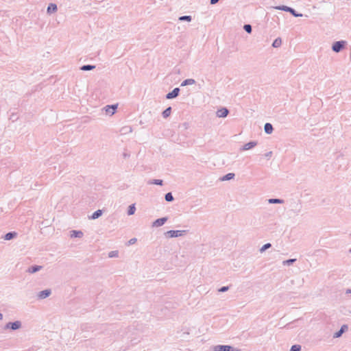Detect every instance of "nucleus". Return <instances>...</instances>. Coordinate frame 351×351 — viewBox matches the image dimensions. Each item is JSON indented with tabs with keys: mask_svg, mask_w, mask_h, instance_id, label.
<instances>
[{
	"mask_svg": "<svg viewBox=\"0 0 351 351\" xmlns=\"http://www.w3.org/2000/svg\"><path fill=\"white\" fill-rule=\"evenodd\" d=\"M346 44L347 43L345 40L336 41L332 45V50L334 52L339 53L346 47Z\"/></svg>",
	"mask_w": 351,
	"mask_h": 351,
	"instance_id": "nucleus-1",
	"label": "nucleus"
},
{
	"mask_svg": "<svg viewBox=\"0 0 351 351\" xmlns=\"http://www.w3.org/2000/svg\"><path fill=\"white\" fill-rule=\"evenodd\" d=\"M22 327V323L21 321H15L13 322H8L4 326V330H16Z\"/></svg>",
	"mask_w": 351,
	"mask_h": 351,
	"instance_id": "nucleus-2",
	"label": "nucleus"
},
{
	"mask_svg": "<svg viewBox=\"0 0 351 351\" xmlns=\"http://www.w3.org/2000/svg\"><path fill=\"white\" fill-rule=\"evenodd\" d=\"M213 351H241V350L229 345H217L213 347Z\"/></svg>",
	"mask_w": 351,
	"mask_h": 351,
	"instance_id": "nucleus-3",
	"label": "nucleus"
},
{
	"mask_svg": "<svg viewBox=\"0 0 351 351\" xmlns=\"http://www.w3.org/2000/svg\"><path fill=\"white\" fill-rule=\"evenodd\" d=\"M188 230H169L165 233V236L169 238L182 237L186 234Z\"/></svg>",
	"mask_w": 351,
	"mask_h": 351,
	"instance_id": "nucleus-4",
	"label": "nucleus"
},
{
	"mask_svg": "<svg viewBox=\"0 0 351 351\" xmlns=\"http://www.w3.org/2000/svg\"><path fill=\"white\" fill-rule=\"evenodd\" d=\"M258 144V142L256 141H252L247 143H245L243 147L240 148V151H247L251 149L256 147Z\"/></svg>",
	"mask_w": 351,
	"mask_h": 351,
	"instance_id": "nucleus-5",
	"label": "nucleus"
},
{
	"mask_svg": "<svg viewBox=\"0 0 351 351\" xmlns=\"http://www.w3.org/2000/svg\"><path fill=\"white\" fill-rule=\"evenodd\" d=\"M180 91V89L179 88H175L172 91L166 95V99H172L177 97L179 95Z\"/></svg>",
	"mask_w": 351,
	"mask_h": 351,
	"instance_id": "nucleus-6",
	"label": "nucleus"
},
{
	"mask_svg": "<svg viewBox=\"0 0 351 351\" xmlns=\"http://www.w3.org/2000/svg\"><path fill=\"white\" fill-rule=\"evenodd\" d=\"M117 104H113V105H108L106 106L104 109L106 111V113L109 115H112L115 113L116 110L117 108Z\"/></svg>",
	"mask_w": 351,
	"mask_h": 351,
	"instance_id": "nucleus-7",
	"label": "nucleus"
},
{
	"mask_svg": "<svg viewBox=\"0 0 351 351\" xmlns=\"http://www.w3.org/2000/svg\"><path fill=\"white\" fill-rule=\"evenodd\" d=\"M167 220H168V218L167 217L157 219L152 223V226L153 227H160V226H163L167 222Z\"/></svg>",
	"mask_w": 351,
	"mask_h": 351,
	"instance_id": "nucleus-8",
	"label": "nucleus"
},
{
	"mask_svg": "<svg viewBox=\"0 0 351 351\" xmlns=\"http://www.w3.org/2000/svg\"><path fill=\"white\" fill-rule=\"evenodd\" d=\"M348 330V326L344 324L341 326V328L333 334V338H339Z\"/></svg>",
	"mask_w": 351,
	"mask_h": 351,
	"instance_id": "nucleus-9",
	"label": "nucleus"
},
{
	"mask_svg": "<svg viewBox=\"0 0 351 351\" xmlns=\"http://www.w3.org/2000/svg\"><path fill=\"white\" fill-rule=\"evenodd\" d=\"M51 289H45V290L40 291L38 293V298L41 300L45 299V298L49 297L51 295Z\"/></svg>",
	"mask_w": 351,
	"mask_h": 351,
	"instance_id": "nucleus-10",
	"label": "nucleus"
},
{
	"mask_svg": "<svg viewBox=\"0 0 351 351\" xmlns=\"http://www.w3.org/2000/svg\"><path fill=\"white\" fill-rule=\"evenodd\" d=\"M42 268H43V266L34 265H32V266L29 267L27 269V272H28L29 274H34V273L41 270Z\"/></svg>",
	"mask_w": 351,
	"mask_h": 351,
	"instance_id": "nucleus-11",
	"label": "nucleus"
},
{
	"mask_svg": "<svg viewBox=\"0 0 351 351\" xmlns=\"http://www.w3.org/2000/svg\"><path fill=\"white\" fill-rule=\"evenodd\" d=\"M228 113H229V110L226 108H223L217 110V115L218 117L224 118L228 116Z\"/></svg>",
	"mask_w": 351,
	"mask_h": 351,
	"instance_id": "nucleus-12",
	"label": "nucleus"
},
{
	"mask_svg": "<svg viewBox=\"0 0 351 351\" xmlns=\"http://www.w3.org/2000/svg\"><path fill=\"white\" fill-rule=\"evenodd\" d=\"M57 10H58V7H57L56 4L49 3L47 7V12L50 14L56 12Z\"/></svg>",
	"mask_w": 351,
	"mask_h": 351,
	"instance_id": "nucleus-13",
	"label": "nucleus"
},
{
	"mask_svg": "<svg viewBox=\"0 0 351 351\" xmlns=\"http://www.w3.org/2000/svg\"><path fill=\"white\" fill-rule=\"evenodd\" d=\"M16 236L17 233L16 232H9L4 235L3 239L6 241H10L16 238Z\"/></svg>",
	"mask_w": 351,
	"mask_h": 351,
	"instance_id": "nucleus-14",
	"label": "nucleus"
},
{
	"mask_svg": "<svg viewBox=\"0 0 351 351\" xmlns=\"http://www.w3.org/2000/svg\"><path fill=\"white\" fill-rule=\"evenodd\" d=\"M264 130L267 134H271L274 130L273 125L269 123H266L264 125Z\"/></svg>",
	"mask_w": 351,
	"mask_h": 351,
	"instance_id": "nucleus-15",
	"label": "nucleus"
},
{
	"mask_svg": "<svg viewBox=\"0 0 351 351\" xmlns=\"http://www.w3.org/2000/svg\"><path fill=\"white\" fill-rule=\"evenodd\" d=\"M84 235L81 230H72L71 231V238H81Z\"/></svg>",
	"mask_w": 351,
	"mask_h": 351,
	"instance_id": "nucleus-16",
	"label": "nucleus"
},
{
	"mask_svg": "<svg viewBox=\"0 0 351 351\" xmlns=\"http://www.w3.org/2000/svg\"><path fill=\"white\" fill-rule=\"evenodd\" d=\"M95 67L96 66L95 65L85 64L80 67V70L84 71H88L93 70L94 69H95Z\"/></svg>",
	"mask_w": 351,
	"mask_h": 351,
	"instance_id": "nucleus-17",
	"label": "nucleus"
},
{
	"mask_svg": "<svg viewBox=\"0 0 351 351\" xmlns=\"http://www.w3.org/2000/svg\"><path fill=\"white\" fill-rule=\"evenodd\" d=\"M195 84V80L193 79H186L181 83V86H185L187 85H192Z\"/></svg>",
	"mask_w": 351,
	"mask_h": 351,
	"instance_id": "nucleus-18",
	"label": "nucleus"
},
{
	"mask_svg": "<svg viewBox=\"0 0 351 351\" xmlns=\"http://www.w3.org/2000/svg\"><path fill=\"white\" fill-rule=\"evenodd\" d=\"M235 175L234 173H228L221 178L222 181L230 180L234 178Z\"/></svg>",
	"mask_w": 351,
	"mask_h": 351,
	"instance_id": "nucleus-19",
	"label": "nucleus"
},
{
	"mask_svg": "<svg viewBox=\"0 0 351 351\" xmlns=\"http://www.w3.org/2000/svg\"><path fill=\"white\" fill-rule=\"evenodd\" d=\"M102 213H103L102 210L99 209V210H97L95 211V212L92 214V215H91V217H90V219H96L99 218V217H101V215H102Z\"/></svg>",
	"mask_w": 351,
	"mask_h": 351,
	"instance_id": "nucleus-20",
	"label": "nucleus"
},
{
	"mask_svg": "<svg viewBox=\"0 0 351 351\" xmlns=\"http://www.w3.org/2000/svg\"><path fill=\"white\" fill-rule=\"evenodd\" d=\"M269 204H283L285 202L282 199L271 198L268 199Z\"/></svg>",
	"mask_w": 351,
	"mask_h": 351,
	"instance_id": "nucleus-21",
	"label": "nucleus"
},
{
	"mask_svg": "<svg viewBox=\"0 0 351 351\" xmlns=\"http://www.w3.org/2000/svg\"><path fill=\"white\" fill-rule=\"evenodd\" d=\"M171 113V107H168L162 112V115L163 118L166 119L170 116Z\"/></svg>",
	"mask_w": 351,
	"mask_h": 351,
	"instance_id": "nucleus-22",
	"label": "nucleus"
},
{
	"mask_svg": "<svg viewBox=\"0 0 351 351\" xmlns=\"http://www.w3.org/2000/svg\"><path fill=\"white\" fill-rule=\"evenodd\" d=\"M274 8L276 9V10H282V11H285V12H289L291 7H289V6H287V5H278V6L274 7Z\"/></svg>",
	"mask_w": 351,
	"mask_h": 351,
	"instance_id": "nucleus-23",
	"label": "nucleus"
},
{
	"mask_svg": "<svg viewBox=\"0 0 351 351\" xmlns=\"http://www.w3.org/2000/svg\"><path fill=\"white\" fill-rule=\"evenodd\" d=\"M136 211V207H135V204H131L128 207V215H132L134 214Z\"/></svg>",
	"mask_w": 351,
	"mask_h": 351,
	"instance_id": "nucleus-24",
	"label": "nucleus"
},
{
	"mask_svg": "<svg viewBox=\"0 0 351 351\" xmlns=\"http://www.w3.org/2000/svg\"><path fill=\"white\" fill-rule=\"evenodd\" d=\"M281 44H282L281 38H277L274 40V42L272 43V47L277 48V47H279L281 45Z\"/></svg>",
	"mask_w": 351,
	"mask_h": 351,
	"instance_id": "nucleus-25",
	"label": "nucleus"
},
{
	"mask_svg": "<svg viewBox=\"0 0 351 351\" xmlns=\"http://www.w3.org/2000/svg\"><path fill=\"white\" fill-rule=\"evenodd\" d=\"M289 12L295 17H301L302 14L297 12L293 8H291Z\"/></svg>",
	"mask_w": 351,
	"mask_h": 351,
	"instance_id": "nucleus-26",
	"label": "nucleus"
},
{
	"mask_svg": "<svg viewBox=\"0 0 351 351\" xmlns=\"http://www.w3.org/2000/svg\"><path fill=\"white\" fill-rule=\"evenodd\" d=\"M178 20L180 21H188V22H190V21H191L192 18L189 15H184V16H180Z\"/></svg>",
	"mask_w": 351,
	"mask_h": 351,
	"instance_id": "nucleus-27",
	"label": "nucleus"
},
{
	"mask_svg": "<svg viewBox=\"0 0 351 351\" xmlns=\"http://www.w3.org/2000/svg\"><path fill=\"white\" fill-rule=\"evenodd\" d=\"M165 199L167 202H172L174 199L173 196L171 192H169L165 194Z\"/></svg>",
	"mask_w": 351,
	"mask_h": 351,
	"instance_id": "nucleus-28",
	"label": "nucleus"
},
{
	"mask_svg": "<svg viewBox=\"0 0 351 351\" xmlns=\"http://www.w3.org/2000/svg\"><path fill=\"white\" fill-rule=\"evenodd\" d=\"M296 261V258H290L282 262L284 265H291Z\"/></svg>",
	"mask_w": 351,
	"mask_h": 351,
	"instance_id": "nucleus-29",
	"label": "nucleus"
},
{
	"mask_svg": "<svg viewBox=\"0 0 351 351\" xmlns=\"http://www.w3.org/2000/svg\"><path fill=\"white\" fill-rule=\"evenodd\" d=\"M149 184L162 186L163 184V181L162 180L154 179L149 182Z\"/></svg>",
	"mask_w": 351,
	"mask_h": 351,
	"instance_id": "nucleus-30",
	"label": "nucleus"
},
{
	"mask_svg": "<svg viewBox=\"0 0 351 351\" xmlns=\"http://www.w3.org/2000/svg\"><path fill=\"white\" fill-rule=\"evenodd\" d=\"M243 29L248 34H251L252 31V25L250 24H245L243 25Z\"/></svg>",
	"mask_w": 351,
	"mask_h": 351,
	"instance_id": "nucleus-31",
	"label": "nucleus"
},
{
	"mask_svg": "<svg viewBox=\"0 0 351 351\" xmlns=\"http://www.w3.org/2000/svg\"><path fill=\"white\" fill-rule=\"evenodd\" d=\"M271 247V243H265L264 244L261 248L260 249V252L261 253H263V252H265V250H267V249L270 248Z\"/></svg>",
	"mask_w": 351,
	"mask_h": 351,
	"instance_id": "nucleus-32",
	"label": "nucleus"
},
{
	"mask_svg": "<svg viewBox=\"0 0 351 351\" xmlns=\"http://www.w3.org/2000/svg\"><path fill=\"white\" fill-rule=\"evenodd\" d=\"M290 351H301V346L300 345H293L291 346Z\"/></svg>",
	"mask_w": 351,
	"mask_h": 351,
	"instance_id": "nucleus-33",
	"label": "nucleus"
},
{
	"mask_svg": "<svg viewBox=\"0 0 351 351\" xmlns=\"http://www.w3.org/2000/svg\"><path fill=\"white\" fill-rule=\"evenodd\" d=\"M118 251H111L109 252L108 254V256L110 258H114V257H117L118 256Z\"/></svg>",
	"mask_w": 351,
	"mask_h": 351,
	"instance_id": "nucleus-34",
	"label": "nucleus"
},
{
	"mask_svg": "<svg viewBox=\"0 0 351 351\" xmlns=\"http://www.w3.org/2000/svg\"><path fill=\"white\" fill-rule=\"evenodd\" d=\"M228 289H229L228 286H223V287H221L220 289H219L218 291L219 292H226V291H228Z\"/></svg>",
	"mask_w": 351,
	"mask_h": 351,
	"instance_id": "nucleus-35",
	"label": "nucleus"
},
{
	"mask_svg": "<svg viewBox=\"0 0 351 351\" xmlns=\"http://www.w3.org/2000/svg\"><path fill=\"white\" fill-rule=\"evenodd\" d=\"M301 205H297V206L295 207V208H294L293 211H294V213L295 214H298L300 210H301Z\"/></svg>",
	"mask_w": 351,
	"mask_h": 351,
	"instance_id": "nucleus-36",
	"label": "nucleus"
},
{
	"mask_svg": "<svg viewBox=\"0 0 351 351\" xmlns=\"http://www.w3.org/2000/svg\"><path fill=\"white\" fill-rule=\"evenodd\" d=\"M272 154H273V153H272V152H271V151H270V152H268L265 153V154H264V156H265V158H268V159H269V158H270L271 157Z\"/></svg>",
	"mask_w": 351,
	"mask_h": 351,
	"instance_id": "nucleus-37",
	"label": "nucleus"
},
{
	"mask_svg": "<svg viewBox=\"0 0 351 351\" xmlns=\"http://www.w3.org/2000/svg\"><path fill=\"white\" fill-rule=\"evenodd\" d=\"M136 241V238H132L131 239L130 241H129V244L130 245H132V244H134L135 243Z\"/></svg>",
	"mask_w": 351,
	"mask_h": 351,
	"instance_id": "nucleus-38",
	"label": "nucleus"
},
{
	"mask_svg": "<svg viewBox=\"0 0 351 351\" xmlns=\"http://www.w3.org/2000/svg\"><path fill=\"white\" fill-rule=\"evenodd\" d=\"M219 0H210V3L211 5H214V4H216L217 3L219 2Z\"/></svg>",
	"mask_w": 351,
	"mask_h": 351,
	"instance_id": "nucleus-39",
	"label": "nucleus"
},
{
	"mask_svg": "<svg viewBox=\"0 0 351 351\" xmlns=\"http://www.w3.org/2000/svg\"><path fill=\"white\" fill-rule=\"evenodd\" d=\"M346 293H351V289H347Z\"/></svg>",
	"mask_w": 351,
	"mask_h": 351,
	"instance_id": "nucleus-40",
	"label": "nucleus"
},
{
	"mask_svg": "<svg viewBox=\"0 0 351 351\" xmlns=\"http://www.w3.org/2000/svg\"><path fill=\"white\" fill-rule=\"evenodd\" d=\"M3 315L1 313H0V320L3 319Z\"/></svg>",
	"mask_w": 351,
	"mask_h": 351,
	"instance_id": "nucleus-41",
	"label": "nucleus"
},
{
	"mask_svg": "<svg viewBox=\"0 0 351 351\" xmlns=\"http://www.w3.org/2000/svg\"><path fill=\"white\" fill-rule=\"evenodd\" d=\"M123 156H124V157H127L128 154H124Z\"/></svg>",
	"mask_w": 351,
	"mask_h": 351,
	"instance_id": "nucleus-42",
	"label": "nucleus"
},
{
	"mask_svg": "<svg viewBox=\"0 0 351 351\" xmlns=\"http://www.w3.org/2000/svg\"><path fill=\"white\" fill-rule=\"evenodd\" d=\"M349 253L351 254V247L348 250Z\"/></svg>",
	"mask_w": 351,
	"mask_h": 351,
	"instance_id": "nucleus-43",
	"label": "nucleus"
},
{
	"mask_svg": "<svg viewBox=\"0 0 351 351\" xmlns=\"http://www.w3.org/2000/svg\"><path fill=\"white\" fill-rule=\"evenodd\" d=\"M350 235H351V234H350Z\"/></svg>",
	"mask_w": 351,
	"mask_h": 351,
	"instance_id": "nucleus-44",
	"label": "nucleus"
}]
</instances>
